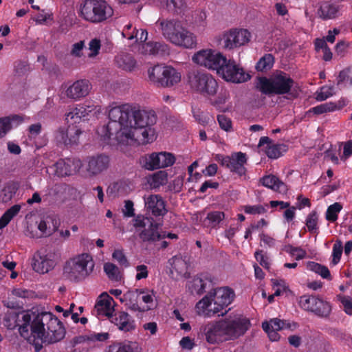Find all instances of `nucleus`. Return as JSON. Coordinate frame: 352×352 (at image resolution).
Segmentation results:
<instances>
[{
  "label": "nucleus",
  "mask_w": 352,
  "mask_h": 352,
  "mask_svg": "<svg viewBox=\"0 0 352 352\" xmlns=\"http://www.w3.org/2000/svg\"><path fill=\"white\" fill-rule=\"evenodd\" d=\"M251 38L252 34L247 29H230L222 34L223 47L226 50L239 48L247 45Z\"/></svg>",
  "instance_id": "nucleus-14"
},
{
  "label": "nucleus",
  "mask_w": 352,
  "mask_h": 352,
  "mask_svg": "<svg viewBox=\"0 0 352 352\" xmlns=\"http://www.w3.org/2000/svg\"><path fill=\"white\" fill-rule=\"evenodd\" d=\"M217 73L225 80L241 83L250 79V75L232 60H228L217 69Z\"/></svg>",
  "instance_id": "nucleus-12"
},
{
  "label": "nucleus",
  "mask_w": 352,
  "mask_h": 352,
  "mask_svg": "<svg viewBox=\"0 0 352 352\" xmlns=\"http://www.w3.org/2000/svg\"><path fill=\"white\" fill-rule=\"evenodd\" d=\"M109 122L97 129L100 140L109 144L135 146L152 143L157 138V116L129 104L111 107Z\"/></svg>",
  "instance_id": "nucleus-1"
},
{
  "label": "nucleus",
  "mask_w": 352,
  "mask_h": 352,
  "mask_svg": "<svg viewBox=\"0 0 352 352\" xmlns=\"http://www.w3.org/2000/svg\"><path fill=\"white\" fill-rule=\"evenodd\" d=\"M164 38L175 46L184 49H194L197 45V36L178 19H167L160 22Z\"/></svg>",
  "instance_id": "nucleus-3"
},
{
  "label": "nucleus",
  "mask_w": 352,
  "mask_h": 352,
  "mask_svg": "<svg viewBox=\"0 0 352 352\" xmlns=\"http://www.w3.org/2000/svg\"><path fill=\"white\" fill-rule=\"evenodd\" d=\"M8 329L19 327L21 336L38 351L43 343L56 342L65 336V329L58 319L50 312L34 316L29 311H8L3 318Z\"/></svg>",
  "instance_id": "nucleus-2"
},
{
  "label": "nucleus",
  "mask_w": 352,
  "mask_h": 352,
  "mask_svg": "<svg viewBox=\"0 0 352 352\" xmlns=\"http://www.w3.org/2000/svg\"><path fill=\"white\" fill-rule=\"evenodd\" d=\"M260 182L263 186L274 191L283 192L286 190L285 184L281 182L276 176L273 175H267L260 179Z\"/></svg>",
  "instance_id": "nucleus-35"
},
{
  "label": "nucleus",
  "mask_w": 352,
  "mask_h": 352,
  "mask_svg": "<svg viewBox=\"0 0 352 352\" xmlns=\"http://www.w3.org/2000/svg\"><path fill=\"white\" fill-rule=\"evenodd\" d=\"M21 205L16 204L7 210L0 218V230L5 228L21 210Z\"/></svg>",
  "instance_id": "nucleus-40"
},
{
  "label": "nucleus",
  "mask_w": 352,
  "mask_h": 352,
  "mask_svg": "<svg viewBox=\"0 0 352 352\" xmlns=\"http://www.w3.org/2000/svg\"><path fill=\"white\" fill-rule=\"evenodd\" d=\"M298 327V325L296 322L289 320H281L278 318H272L262 324L263 330L267 333L269 338L272 342H276L279 340L280 336L278 333V331L282 329L294 331Z\"/></svg>",
  "instance_id": "nucleus-18"
},
{
  "label": "nucleus",
  "mask_w": 352,
  "mask_h": 352,
  "mask_svg": "<svg viewBox=\"0 0 352 352\" xmlns=\"http://www.w3.org/2000/svg\"><path fill=\"white\" fill-rule=\"evenodd\" d=\"M148 77L152 83L157 86L170 87L181 81L182 74L172 66L157 65L148 69Z\"/></svg>",
  "instance_id": "nucleus-8"
},
{
  "label": "nucleus",
  "mask_w": 352,
  "mask_h": 352,
  "mask_svg": "<svg viewBox=\"0 0 352 352\" xmlns=\"http://www.w3.org/2000/svg\"><path fill=\"white\" fill-rule=\"evenodd\" d=\"M162 6H166L169 10L179 12L186 6L184 0H162Z\"/></svg>",
  "instance_id": "nucleus-49"
},
{
  "label": "nucleus",
  "mask_w": 352,
  "mask_h": 352,
  "mask_svg": "<svg viewBox=\"0 0 352 352\" xmlns=\"http://www.w3.org/2000/svg\"><path fill=\"white\" fill-rule=\"evenodd\" d=\"M339 12V8L335 4L324 2L321 4L318 14L320 17L324 19H329L337 16Z\"/></svg>",
  "instance_id": "nucleus-37"
},
{
  "label": "nucleus",
  "mask_w": 352,
  "mask_h": 352,
  "mask_svg": "<svg viewBox=\"0 0 352 352\" xmlns=\"http://www.w3.org/2000/svg\"><path fill=\"white\" fill-rule=\"evenodd\" d=\"M225 217L223 212L214 211L209 212L204 221L205 226L208 227H215L217 226Z\"/></svg>",
  "instance_id": "nucleus-44"
},
{
  "label": "nucleus",
  "mask_w": 352,
  "mask_h": 352,
  "mask_svg": "<svg viewBox=\"0 0 352 352\" xmlns=\"http://www.w3.org/2000/svg\"><path fill=\"white\" fill-rule=\"evenodd\" d=\"M107 352H133V344L131 342L116 343L109 346Z\"/></svg>",
  "instance_id": "nucleus-51"
},
{
  "label": "nucleus",
  "mask_w": 352,
  "mask_h": 352,
  "mask_svg": "<svg viewBox=\"0 0 352 352\" xmlns=\"http://www.w3.org/2000/svg\"><path fill=\"white\" fill-rule=\"evenodd\" d=\"M146 208L155 216H164L167 212L166 203L159 195H151L144 199Z\"/></svg>",
  "instance_id": "nucleus-25"
},
{
  "label": "nucleus",
  "mask_w": 352,
  "mask_h": 352,
  "mask_svg": "<svg viewBox=\"0 0 352 352\" xmlns=\"http://www.w3.org/2000/svg\"><path fill=\"white\" fill-rule=\"evenodd\" d=\"M104 271L108 278L113 281H120L122 279V273L114 264L106 263L104 265Z\"/></svg>",
  "instance_id": "nucleus-45"
},
{
  "label": "nucleus",
  "mask_w": 352,
  "mask_h": 352,
  "mask_svg": "<svg viewBox=\"0 0 352 352\" xmlns=\"http://www.w3.org/2000/svg\"><path fill=\"white\" fill-rule=\"evenodd\" d=\"M120 301L128 309L132 311H139L140 308L139 307L138 289L128 291L124 294L122 296L120 297Z\"/></svg>",
  "instance_id": "nucleus-34"
},
{
  "label": "nucleus",
  "mask_w": 352,
  "mask_h": 352,
  "mask_svg": "<svg viewBox=\"0 0 352 352\" xmlns=\"http://www.w3.org/2000/svg\"><path fill=\"white\" fill-rule=\"evenodd\" d=\"M285 250L296 260H301L307 255L306 251L301 248H294L288 245L285 248Z\"/></svg>",
  "instance_id": "nucleus-57"
},
{
  "label": "nucleus",
  "mask_w": 352,
  "mask_h": 352,
  "mask_svg": "<svg viewBox=\"0 0 352 352\" xmlns=\"http://www.w3.org/2000/svg\"><path fill=\"white\" fill-rule=\"evenodd\" d=\"M60 225L59 220L52 217H47L41 219L37 224L38 232L36 233H31L32 237L50 236L58 228Z\"/></svg>",
  "instance_id": "nucleus-24"
},
{
  "label": "nucleus",
  "mask_w": 352,
  "mask_h": 352,
  "mask_svg": "<svg viewBox=\"0 0 352 352\" xmlns=\"http://www.w3.org/2000/svg\"><path fill=\"white\" fill-rule=\"evenodd\" d=\"M342 243L340 241H337L333 247L332 251V263L336 265L340 260L342 253Z\"/></svg>",
  "instance_id": "nucleus-58"
},
{
  "label": "nucleus",
  "mask_w": 352,
  "mask_h": 352,
  "mask_svg": "<svg viewBox=\"0 0 352 352\" xmlns=\"http://www.w3.org/2000/svg\"><path fill=\"white\" fill-rule=\"evenodd\" d=\"M91 89V85L87 80H79L74 82L65 90L67 98L74 100L86 97Z\"/></svg>",
  "instance_id": "nucleus-22"
},
{
  "label": "nucleus",
  "mask_w": 352,
  "mask_h": 352,
  "mask_svg": "<svg viewBox=\"0 0 352 352\" xmlns=\"http://www.w3.org/2000/svg\"><path fill=\"white\" fill-rule=\"evenodd\" d=\"M197 65L216 70L226 61V56L212 48H203L193 54L191 58Z\"/></svg>",
  "instance_id": "nucleus-10"
},
{
  "label": "nucleus",
  "mask_w": 352,
  "mask_h": 352,
  "mask_svg": "<svg viewBox=\"0 0 352 352\" xmlns=\"http://www.w3.org/2000/svg\"><path fill=\"white\" fill-rule=\"evenodd\" d=\"M234 292L229 288L220 287L214 290L213 295L206 296L196 305L199 315L210 317L219 314L228 306L234 299Z\"/></svg>",
  "instance_id": "nucleus-4"
},
{
  "label": "nucleus",
  "mask_w": 352,
  "mask_h": 352,
  "mask_svg": "<svg viewBox=\"0 0 352 352\" xmlns=\"http://www.w3.org/2000/svg\"><path fill=\"white\" fill-rule=\"evenodd\" d=\"M94 265V261L90 254H78L66 263L63 274L71 280H81L93 272Z\"/></svg>",
  "instance_id": "nucleus-7"
},
{
  "label": "nucleus",
  "mask_w": 352,
  "mask_h": 352,
  "mask_svg": "<svg viewBox=\"0 0 352 352\" xmlns=\"http://www.w3.org/2000/svg\"><path fill=\"white\" fill-rule=\"evenodd\" d=\"M138 300L140 312L152 310L157 305L155 292L147 288L138 289Z\"/></svg>",
  "instance_id": "nucleus-23"
},
{
  "label": "nucleus",
  "mask_w": 352,
  "mask_h": 352,
  "mask_svg": "<svg viewBox=\"0 0 352 352\" xmlns=\"http://www.w3.org/2000/svg\"><path fill=\"white\" fill-rule=\"evenodd\" d=\"M86 340L93 342H104L109 338V334L107 332L92 333L85 336Z\"/></svg>",
  "instance_id": "nucleus-60"
},
{
  "label": "nucleus",
  "mask_w": 352,
  "mask_h": 352,
  "mask_svg": "<svg viewBox=\"0 0 352 352\" xmlns=\"http://www.w3.org/2000/svg\"><path fill=\"white\" fill-rule=\"evenodd\" d=\"M82 166L78 159H66L58 160L54 166L56 175L58 177L70 176L77 173Z\"/></svg>",
  "instance_id": "nucleus-20"
},
{
  "label": "nucleus",
  "mask_w": 352,
  "mask_h": 352,
  "mask_svg": "<svg viewBox=\"0 0 352 352\" xmlns=\"http://www.w3.org/2000/svg\"><path fill=\"white\" fill-rule=\"evenodd\" d=\"M230 160L228 167L240 175H244L245 173L244 165L247 162L246 155L241 152L236 153L232 155Z\"/></svg>",
  "instance_id": "nucleus-33"
},
{
  "label": "nucleus",
  "mask_w": 352,
  "mask_h": 352,
  "mask_svg": "<svg viewBox=\"0 0 352 352\" xmlns=\"http://www.w3.org/2000/svg\"><path fill=\"white\" fill-rule=\"evenodd\" d=\"M32 266L35 272L45 274L54 267V261L49 258L47 255L38 252L33 256Z\"/></svg>",
  "instance_id": "nucleus-27"
},
{
  "label": "nucleus",
  "mask_w": 352,
  "mask_h": 352,
  "mask_svg": "<svg viewBox=\"0 0 352 352\" xmlns=\"http://www.w3.org/2000/svg\"><path fill=\"white\" fill-rule=\"evenodd\" d=\"M147 182L151 188H159L168 182V173L164 170L157 171L150 175Z\"/></svg>",
  "instance_id": "nucleus-38"
},
{
  "label": "nucleus",
  "mask_w": 352,
  "mask_h": 352,
  "mask_svg": "<svg viewBox=\"0 0 352 352\" xmlns=\"http://www.w3.org/2000/svg\"><path fill=\"white\" fill-rule=\"evenodd\" d=\"M101 48V41L97 38H92L89 43L88 57L93 58L97 56Z\"/></svg>",
  "instance_id": "nucleus-52"
},
{
  "label": "nucleus",
  "mask_w": 352,
  "mask_h": 352,
  "mask_svg": "<svg viewBox=\"0 0 352 352\" xmlns=\"http://www.w3.org/2000/svg\"><path fill=\"white\" fill-rule=\"evenodd\" d=\"M110 190L117 192L118 195H124L128 192V186L123 182H118L112 184Z\"/></svg>",
  "instance_id": "nucleus-62"
},
{
  "label": "nucleus",
  "mask_w": 352,
  "mask_h": 352,
  "mask_svg": "<svg viewBox=\"0 0 352 352\" xmlns=\"http://www.w3.org/2000/svg\"><path fill=\"white\" fill-rule=\"evenodd\" d=\"M168 263L170 265V274L173 279L179 280L186 277L188 266L186 262L182 257L173 256Z\"/></svg>",
  "instance_id": "nucleus-29"
},
{
  "label": "nucleus",
  "mask_w": 352,
  "mask_h": 352,
  "mask_svg": "<svg viewBox=\"0 0 352 352\" xmlns=\"http://www.w3.org/2000/svg\"><path fill=\"white\" fill-rule=\"evenodd\" d=\"M200 333L206 341L211 344L228 340L222 320L208 322L201 326Z\"/></svg>",
  "instance_id": "nucleus-16"
},
{
  "label": "nucleus",
  "mask_w": 352,
  "mask_h": 352,
  "mask_svg": "<svg viewBox=\"0 0 352 352\" xmlns=\"http://www.w3.org/2000/svg\"><path fill=\"white\" fill-rule=\"evenodd\" d=\"M133 226L143 241H157L165 238V233H160L159 224L148 217L138 215L133 220Z\"/></svg>",
  "instance_id": "nucleus-9"
},
{
  "label": "nucleus",
  "mask_w": 352,
  "mask_h": 352,
  "mask_svg": "<svg viewBox=\"0 0 352 352\" xmlns=\"http://www.w3.org/2000/svg\"><path fill=\"white\" fill-rule=\"evenodd\" d=\"M274 63V58L270 54H266L261 57L256 65V69L259 72L270 69Z\"/></svg>",
  "instance_id": "nucleus-46"
},
{
  "label": "nucleus",
  "mask_w": 352,
  "mask_h": 352,
  "mask_svg": "<svg viewBox=\"0 0 352 352\" xmlns=\"http://www.w3.org/2000/svg\"><path fill=\"white\" fill-rule=\"evenodd\" d=\"M97 111V107L91 101H86L83 104H78L71 109L65 116L66 120L69 122L76 123L81 120L88 119L94 116Z\"/></svg>",
  "instance_id": "nucleus-19"
},
{
  "label": "nucleus",
  "mask_w": 352,
  "mask_h": 352,
  "mask_svg": "<svg viewBox=\"0 0 352 352\" xmlns=\"http://www.w3.org/2000/svg\"><path fill=\"white\" fill-rule=\"evenodd\" d=\"M343 107H344V103L340 106H337V104L334 102H326L311 108L309 111L314 113V114H322L324 113L339 110Z\"/></svg>",
  "instance_id": "nucleus-43"
},
{
  "label": "nucleus",
  "mask_w": 352,
  "mask_h": 352,
  "mask_svg": "<svg viewBox=\"0 0 352 352\" xmlns=\"http://www.w3.org/2000/svg\"><path fill=\"white\" fill-rule=\"evenodd\" d=\"M111 322L124 331H130L135 328V323L132 317L124 311H120L112 316Z\"/></svg>",
  "instance_id": "nucleus-28"
},
{
  "label": "nucleus",
  "mask_w": 352,
  "mask_h": 352,
  "mask_svg": "<svg viewBox=\"0 0 352 352\" xmlns=\"http://www.w3.org/2000/svg\"><path fill=\"white\" fill-rule=\"evenodd\" d=\"M239 210H243L245 213L250 214H263L266 212L265 208L262 205L243 206L239 208Z\"/></svg>",
  "instance_id": "nucleus-54"
},
{
  "label": "nucleus",
  "mask_w": 352,
  "mask_h": 352,
  "mask_svg": "<svg viewBox=\"0 0 352 352\" xmlns=\"http://www.w3.org/2000/svg\"><path fill=\"white\" fill-rule=\"evenodd\" d=\"M342 209V206L340 203H334L333 204L329 206L326 212V219L327 220L334 222L338 219V213Z\"/></svg>",
  "instance_id": "nucleus-50"
},
{
  "label": "nucleus",
  "mask_w": 352,
  "mask_h": 352,
  "mask_svg": "<svg viewBox=\"0 0 352 352\" xmlns=\"http://www.w3.org/2000/svg\"><path fill=\"white\" fill-rule=\"evenodd\" d=\"M299 305L305 310L314 312L322 316H328L331 310V307L328 302L312 296H301Z\"/></svg>",
  "instance_id": "nucleus-17"
},
{
  "label": "nucleus",
  "mask_w": 352,
  "mask_h": 352,
  "mask_svg": "<svg viewBox=\"0 0 352 352\" xmlns=\"http://www.w3.org/2000/svg\"><path fill=\"white\" fill-rule=\"evenodd\" d=\"M271 282L276 296L287 294L289 292L288 285L284 280L273 278L271 280Z\"/></svg>",
  "instance_id": "nucleus-47"
},
{
  "label": "nucleus",
  "mask_w": 352,
  "mask_h": 352,
  "mask_svg": "<svg viewBox=\"0 0 352 352\" xmlns=\"http://www.w3.org/2000/svg\"><path fill=\"white\" fill-rule=\"evenodd\" d=\"M116 305L113 298L107 293L103 292L98 296L95 309L98 316H105L110 319L113 315Z\"/></svg>",
  "instance_id": "nucleus-21"
},
{
  "label": "nucleus",
  "mask_w": 352,
  "mask_h": 352,
  "mask_svg": "<svg viewBox=\"0 0 352 352\" xmlns=\"http://www.w3.org/2000/svg\"><path fill=\"white\" fill-rule=\"evenodd\" d=\"M136 275L135 279L137 280H140L141 279H144L148 277V267L145 265H139L135 267Z\"/></svg>",
  "instance_id": "nucleus-64"
},
{
  "label": "nucleus",
  "mask_w": 352,
  "mask_h": 352,
  "mask_svg": "<svg viewBox=\"0 0 352 352\" xmlns=\"http://www.w3.org/2000/svg\"><path fill=\"white\" fill-rule=\"evenodd\" d=\"M139 52L144 55H163L168 52V46L164 43L157 42H140Z\"/></svg>",
  "instance_id": "nucleus-30"
},
{
  "label": "nucleus",
  "mask_w": 352,
  "mask_h": 352,
  "mask_svg": "<svg viewBox=\"0 0 352 352\" xmlns=\"http://www.w3.org/2000/svg\"><path fill=\"white\" fill-rule=\"evenodd\" d=\"M117 65L126 71H131L135 67V60L129 55H118L116 58Z\"/></svg>",
  "instance_id": "nucleus-42"
},
{
  "label": "nucleus",
  "mask_w": 352,
  "mask_h": 352,
  "mask_svg": "<svg viewBox=\"0 0 352 352\" xmlns=\"http://www.w3.org/2000/svg\"><path fill=\"white\" fill-rule=\"evenodd\" d=\"M256 260L260 263L261 265L266 269H269L270 263L269 258L265 256L262 251H256L254 254Z\"/></svg>",
  "instance_id": "nucleus-63"
},
{
  "label": "nucleus",
  "mask_w": 352,
  "mask_h": 352,
  "mask_svg": "<svg viewBox=\"0 0 352 352\" xmlns=\"http://www.w3.org/2000/svg\"><path fill=\"white\" fill-rule=\"evenodd\" d=\"M334 94L333 88L331 86H324L316 92V99L323 101L332 96Z\"/></svg>",
  "instance_id": "nucleus-56"
},
{
  "label": "nucleus",
  "mask_w": 352,
  "mask_h": 352,
  "mask_svg": "<svg viewBox=\"0 0 352 352\" xmlns=\"http://www.w3.org/2000/svg\"><path fill=\"white\" fill-rule=\"evenodd\" d=\"M82 131L76 126H70L66 131L65 135L63 134L62 140L65 144H75L78 142L79 135Z\"/></svg>",
  "instance_id": "nucleus-39"
},
{
  "label": "nucleus",
  "mask_w": 352,
  "mask_h": 352,
  "mask_svg": "<svg viewBox=\"0 0 352 352\" xmlns=\"http://www.w3.org/2000/svg\"><path fill=\"white\" fill-rule=\"evenodd\" d=\"M337 83L338 85H344V87L352 86V76H350L349 69H344L340 72Z\"/></svg>",
  "instance_id": "nucleus-53"
},
{
  "label": "nucleus",
  "mask_w": 352,
  "mask_h": 352,
  "mask_svg": "<svg viewBox=\"0 0 352 352\" xmlns=\"http://www.w3.org/2000/svg\"><path fill=\"white\" fill-rule=\"evenodd\" d=\"M112 257L116 260L120 265L128 266V261L125 256L123 251L120 249L115 250L113 252Z\"/></svg>",
  "instance_id": "nucleus-61"
},
{
  "label": "nucleus",
  "mask_w": 352,
  "mask_h": 352,
  "mask_svg": "<svg viewBox=\"0 0 352 352\" xmlns=\"http://www.w3.org/2000/svg\"><path fill=\"white\" fill-rule=\"evenodd\" d=\"M175 155L169 152L152 153L142 159L143 166L149 170L160 169L173 166L175 162Z\"/></svg>",
  "instance_id": "nucleus-15"
},
{
  "label": "nucleus",
  "mask_w": 352,
  "mask_h": 352,
  "mask_svg": "<svg viewBox=\"0 0 352 352\" xmlns=\"http://www.w3.org/2000/svg\"><path fill=\"white\" fill-rule=\"evenodd\" d=\"M113 15L112 7L104 0H85L79 8V16L92 23L103 22Z\"/></svg>",
  "instance_id": "nucleus-5"
},
{
  "label": "nucleus",
  "mask_w": 352,
  "mask_h": 352,
  "mask_svg": "<svg viewBox=\"0 0 352 352\" xmlns=\"http://www.w3.org/2000/svg\"><path fill=\"white\" fill-rule=\"evenodd\" d=\"M17 187L14 183H8L0 193V198L4 202L10 201L16 191Z\"/></svg>",
  "instance_id": "nucleus-48"
},
{
  "label": "nucleus",
  "mask_w": 352,
  "mask_h": 352,
  "mask_svg": "<svg viewBox=\"0 0 352 352\" xmlns=\"http://www.w3.org/2000/svg\"><path fill=\"white\" fill-rule=\"evenodd\" d=\"M222 320L228 340L243 336L250 327L249 319L241 314L230 315Z\"/></svg>",
  "instance_id": "nucleus-13"
},
{
  "label": "nucleus",
  "mask_w": 352,
  "mask_h": 352,
  "mask_svg": "<svg viewBox=\"0 0 352 352\" xmlns=\"http://www.w3.org/2000/svg\"><path fill=\"white\" fill-rule=\"evenodd\" d=\"M24 122V117L20 115H10L0 118V137L4 136L12 128Z\"/></svg>",
  "instance_id": "nucleus-32"
},
{
  "label": "nucleus",
  "mask_w": 352,
  "mask_h": 352,
  "mask_svg": "<svg viewBox=\"0 0 352 352\" xmlns=\"http://www.w3.org/2000/svg\"><path fill=\"white\" fill-rule=\"evenodd\" d=\"M318 214L315 211L311 212L307 217L306 226L308 230L314 232L318 229Z\"/></svg>",
  "instance_id": "nucleus-55"
},
{
  "label": "nucleus",
  "mask_w": 352,
  "mask_h": 352,
  "mask_svg": "<svg viewBox=\"0 0 352 352\" xmlns=\"http://www.w3.org/2000/svg\"><path fill=\"white\" fill-rule=\"evenodd\" d=\"M86 170L89 175H96L107 168L109 159L106 155L89 157L87 160Z\"/></svg>",
  "instance_id": "nucleus-26"
},
{
  "label": "nucleus",
  "mask_w": 352,
  "mask_h": 352,
  "mask_svg": "<svg viewBox=\"0 0 352 352\" xmlns=\"http://www.w3.org/2000/svg\"><path fill=\"white\" fill-rule=\"evenodd\" d=\"M191 88L203 95L210 98L214 96L218 90V83L213 76L205 72L193 74L189 77Z\"/></svg>",
  "instance_id": "nucleus-11"
},
{
  "label": "nucleus",
  "mask_w": 352,
  "mask_h": 352,
  "mask_svg": "<svg viewBox=\"0 0 352 352\" xmlns=\"http://www.w3.org/2000/svg\"><path fill=\"white\" fill-rule=\"evenodd\" d=\"M307 269L319 274L322 278L331 280V276L329 269L319 263L309 261L307 263Z\"/></svg>",
  "instance_id": "nucleus-41"
},
{
  "label": "nucleus",
  "mask_w": 352,
  "mask_h": 352,
  "mask_svg": "<svg viewBox=\"0 0 352 352\" xmlns=\"http://www.w3.org/2000/svg\"><path fill=\"white\" fill-rule=\"evenodd\" d=\"M338 300L342 304L344 312L352 315V298L348 296H338Z\"/></svg>",
  "instance_id": "nucleus-59"
},
{
  "label": "nucleus",
  "mask_w": 352,
  "mask_h": 352,
  "mask_svg": "<svg viewBox=\"0 0 352 352\" xmlns=\"http://www.w3.org/2000/svg\"><path fill=\"white\" fill-rule=\"evenodd\" d=\"M258 146L270 158L276 159L281 155L280 146L274 144L268 137L261 138Z\"/></svg>",
  "instance_id": "nucleus-31"
},
{
  "label": "nucleus",
  "mask_w": 352,
  "mask_h": 352,
  "mask_svg": "<svg viewBox=\"0 0 352 352\" xmlns=\"http://www.w3.org/2000/svg\"><path fill=\"white\" fill-rule=\"evenodd\" d=\"M294 80L285 72L277 71L269 78H258L257 88L265 94H285L289 92Z\"/></svg>",
  "instance_id": "nucleus-6"
},
{
  "label": "nucleus",
  "mask_w": 352,
  "mask_h": 352,
  "mask_svg": "<svg viewBox=\"0 0 352 352\" xmlns=\"http://www.w3.org/2000/svg\"><path fill=\"white\" fill-rule=\"evenodd\" d=\"M122 35L129 40L135 38L137 41L143 42L147 39L148 33L144 30H140V32L135 28H133L132 25L129 23L124 28Z\"/></svg>",
  "instance_id": "nucleus-36"
}]
</instances>
